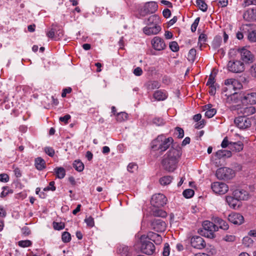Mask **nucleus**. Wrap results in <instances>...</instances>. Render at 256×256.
<instances>
[{"label": "nucleus", "mask_w": 256, "mask_h": 256, "mask_svg": "<svg viewBox=\"0 0 256 256\" xmlns=\"http://www.w3.org/2000/svg\"><path fill=\"white\" fill-rule=\"evenodd\" d=\"M182 151L180 148H172L164 155L162 161V165L164 170L168 172H173L176 168Z\"/></svg>", "instance_id": "nucleus-1"}, {"label": "nucleus", "mask_w": 256, "mask_h": 256, "mask_svg": "<svg viewBox=\"0 0 256 256\" xmlns=\"http://www.w3.org/2000/svg\"><path fill=\"white\" fill-rule=\"evenodd\" d=\"M173 142L172 138H165L164 136H159L154 140L152 148L160 150L161 152L166 150Z\"/></svg>", "instance_id": "nucleus-2"}, {"label": "nucleus", "mask_w": 256, "mask_h": 256, "mask_svg": "<svg viewBox=\"0 0 256 256\" xmlns=\"http://www.w3.org/2000/svg\"><path fill=\"white\" fill-rule=\"evenodd\" d=\"M238 95V100L242 102L243 104H256V92H234L232 95V97H235Z\"/></svg>", "instance_id": "nucleus-3"}, {"label": "nucleus", "mask_w": 256, "mask_h": 256, "mask_svg": "<svg viewBox=\"0 0 256 256\" xmlns=\"http://www.w3.org/2000/svg\"><path fill=\"white\" fill-rule=\"evenodd\" d=\"M202 228V234L210 238L215 237L214 232L218 230V228L216 224L208 220H205L203 222Z\"/></svg>", "instance_id": "nucleus-4"}, {"label": "nucleus", "mask_w": 256, "mask_h": 256, "mask_svg": "<svg viewBox=\"0 0 256 256\" xmlns=\"http://www.w3.org/2000/svg\"><path fill=\"white\" fill-rule=\"evenodd\" d=\"M140 240L142 252L148 255L152 254L155 250V246L153 243L150 242L145 235L142 236Z\"/></svg>", "instance_id": "nucleus-5"}, {"label": "nucleus", "mask_w": 256, "mask_h": 256, "mask_svg": "<svg viewBox=\"0 0 256 256\" xmlns=\"http://www.w3.org/2000/svg\"><path fill=\"white\" fill-rule=\"evenodd\" d=\"M216 176L219 179L228 180L234 176V172L232 169L224 167L218 168L216 170Z\"/></svg>", "instance_id": "nucleus-6"}, {"label": "nucleus", "mask_w": 256, "mask_h": 256, "mask_svg": "<svg viewBox=\"0 0 256 256\" xmlns=\"http://www.w3.org/2000/svg\"><path fill=\"white\" fill-rule=\"evenodd\" d=\"M158 6L155 2H146L140 9V14L143 16L147 14H154L158 10Z\"/></svg>", "instance_id": "nucleus-7"}, {"label": "nucleus", "mask_w": 256, "mask_h": 256, "mask_svg": "<svg viewBox=\"0 0 256 256\" xmlns=\"http://www.w3.org/2000/svg\"><path fill=\"white\" fill-rule=\"evenodd\" d=\"M167 202L166 198L162 194H158L152 196L150 203L156 208L163 206Z\"/></svg>", "instance_id": "nucleus-8"}, {"label": "nucleus", "mask_w": 256, "mask_h": 256, "mask_svg": "<svg viewBox=\"0 0 256 256\" xmlns=\"http://www.w3.org/2000/svg\"><path fill=\"white\" fill-rule=\"evenodd\" d=\"M234 124L240 129L245 130L250 126L252 122L250 118L245 116H240L235 118Z\"/></svg>", "instance_id": "nucleus-9"}, {"label": "nucleus", "mask_w": 256, "mask_h": 256, "mask_svg": "<svg viewBox=\"0 0 256 256\" xmlns=\"http://www.w3.org/2000/svg\"><path fill=\"white\" fill-rule=\"evenodd\" d=\"M228 70L235 73L242 72L244 70V66L242 62L240 60L230 61L228 64Z\"/></svg>", "instance_id": "nucleus-10"}, {"label": "nucleus", "mask_w": 256, "mask_h": 256, "mask_svg": "<svg viewBox=\"0 0 256 256\" xmlns=\"http://www.w3.org/2000/svg\"><path fill=\"white\" fill-rule=\"evenodd\" d=\"M211 188L214 193L219 194H224L228 190V187L226 184L219 182L212 183Z\"/></svg>", "instance_id": "nucleus-11"}, {"label": "nucleus", "mask_w": 256, "mask_h": 256, "mask_svg": "<svg viewBox=\"0 0 256 256\" xmlns=\"http://www.w3.org/2000/svg\"><path fill=\"white\" fill-rule=\"evenodd\" d=\"M242 60L246 63H252L254 60V54L248 49L243 48L238 50Z\"/></svg>", "instance_id": "nucleus-12"}, {"label": "nucleus", "mask_w": 256, "mask_h": 256, "mask_svg": "<svg viewBox=\"0 0 256 256\" xmlns=\"http://www.w3.org/2000/svg\"><path fill=\"white\" fill-rule=\"evenodd\" d=\"M151 44L152 47L158 51L164 50L166 48L164 40L159 36H154L151 40Z\"/></svg>", "instance_id": "nucleus-13"}, {"label": "nucleus", "mask_w": 256, "mask_h": 256, "mask_svg": "<svg viewBox=\"0 0 256 256\" xmlns=\"http://www.w3.org/2000/svg\"><path fill=\"white\" fill-rule=\"evenodd\" d=\"M152 228L158 232H162L165 230L166 224L164 221L160 219H154L151 223Z\"/></svg>", "instance_id": "nucleus-14"}, {"label": "nucleus", "mask_w": 256, "mask_h": 256, "mask_svg": "<svg viewBox=\"0 0 256 256\" xmlns=\"http://www.w3.org/2000/svg\"><path fill=\"white\" fill-rule=\"evenodd\" d=\"M191 245L192 247L198 249H202L206 246L204 240L200 236H193L190 240Z\"/></svg>", "instance_id": "nucleus-15"}, {"label": "nucleus", "mask_w": 256, "mask_h": 256, "mask_svg": "<svg viewBox=\"0 0 256 256\" xmlns=\"http://www.w3.org/2000/svg\"><path fill=\"white\" fill-rule=\"evenodd\" d=\"M228 220L229 222L236 225H240L244 222V216L236 212L229 214Z\"/></svg>", "instance_id": "nucleus-16"}, {"label": "nucleus", "mask_w": 256, "mask_h": 256, "mask_svg": "<svg viewBox=\"0 0 256 256\" xmlns=\"http://www.w3.org/2000/svg\"><path fill=\"white\" fill-rule=\"evenodd\" d=\"M161 30L160 26L156 24L152 26H146L144 28V32L148 36L156 34Z\"/></svg>", "instance_id": "nucleus-17"}, {"label": "nucleus", "mask_w": 256, "mask_h": 256, "mask_svg": "<svg viewBox=\"0 0 256 256\" xmlns=\"http://www.w3.org/2000/svg\"><path fill=\"white\" fill-rule=\"evenodd\" d=\"M233 196L239 200H247L249 197L248 192L243 190H236L233 192Z\"/></svg>", "instance_id": "nucleus-18"}, {"label": "nucleus", "mask_w": 256, "mask_h": 256, "mask_svg": "<svg viewBox=\"0 0 256 256\" xmlns=\"http://www.w3.org/2000/svg\"><path fill=\"white\" fill-rule=\"evenodd\" d=\"M168 94L165 90H158L154 92L153 97L158 101H162L166 99Z\"/></svg>", "instance_id": "nucleus-19"}, {"label": "nucleus", "mask_w": 256, "mask_h": 256, "mask_svg": "<svg viewBox=\"0 0 256 256\" xmlns=\"http://www.w3.org/2000/svg\"><path fill=\"white\" fill-rule=\"evenodd\" d=\"M146 237L148 238L149 240L153 241L156 244H160L162 242V236L160 234L153 232H149Z\"/></svg>", "instance_id": "nucleus-20"}, {"label": "nucleus", "mask_w": 256, "mask_h": 256, "mask_svg": "<svg viewBox=\"0 0 256 256\" xmlns=\"http://www.w3.org/2000/svg\"><path fill=\"white\" fill-rule=\"evenodd\" d=\"M212 220L216 224L219 226V228L224 230H228L229 226L226 221L218 217H213Z\"/></svg>", "instance_id": "nucleus-21"}, {"label": "nucleus", "mask_w": 256, "mask_h": 256, "mask_svg": "<svg viewBox=\"0 0 256 256\" xmlns=\"http://www.w3.org/2000/svg\"><path fill=\"white\" fill-rule=\"evenodd\" d=\"M215 156L218 159L224 158H230L232 156V152L230 150H218Z\"/></svg>", "instance_id": "nucleus-22"}, {"label": "nucleus", "mask_w": 256, "mask_h": 256, "mask_svg": "<svg viewBox=\"0 0 256 256\" xmlns=\"http://www.w3.org/2000/svg\"><path fill=\"white\" fill-rule=\"evenodd\" d=\"M226 201L229 206L233 208H236L238 206L239 200L236 198L235 196H227L226 198Z\"/></svg>", "instance_id": "nucleus-23"}, {"label": "nucleus", "mask_w": 256, "mask_h": 256, "mask_svg": "<svg viewBox=\"0 0 256 256\" xmlns=\"http://www.w3.org/2000/svg\"><path fill=\"white\" fill-rule=\"evenodd\" d=\"M145 86L148 90H153L156 88H158L160 87V84L158 81L150 80L145 84Z\"/></svg>", "instance_id": "nucleus-24"}, {"label": "nucleus", "mask_w": 256, "mask_h": 256, "mask_svg": "<svg viewBox=\"0 0 256 256\" xmlns=\"http://www.w3.org/2000/svg\"><path fill=\"white\" fill-rule=\"evenodd\" d=\"M256 112V109L254 106L244 108L240 110V112L244 114V116L247 117L250 115L254 114Z\"/></svg>", "instance_id": "nucleus-25"}, {"label": "nucleus", "mask_w": 256, "mask_h": 256, "mask_svg": "<svg viewBox=\"0 0 256 256\" xmlns=\"http://www.w3.org/2000/svg\"><path fill=\"white\" fill-rule=\"evenodd\" d=\"M244 144L242 142L238 141V142H232L230 144V149L234 150L236 152H239L243 150Z\"/></svg>", "instance_id": "nucleus-26"}, {"label": "nucleus", "mask_w": 256, "mask_h": 256, "mask_svg": "<svg viewBox=\"0 0 256 256\" xmlns=\"http://www.w3.org/2000/svg\"><path fill=\"white\" fill-rule=\"evenodd\" d=\"M35 166L38 170H42L46 168L45 161L40 157L38 158L35 160Z\"/></svg>", "instance_id": "nucleus-27"}, {"label": "nucleus", "mask_w": 256, "mask_h": 256, "mask_svg": "<svg viewBox=\"0 0 256 256\" xmlns=\"http://www.w3.org/2000/svg\"><path fill=\"white\" fill-rule=\"evenodd\" d=\"M152 214L154 216L162 218H166L167 216V214L165 211L156 208L152 210Z\"/></svg>", "instance_id": "nucleus-28"}, {"label": "nucleus", "mask_w": 256, "mask_h": 256, "mask_svg": "<svg viewBox=\"0 0 256 256\" xmlns=\"http://www.w3.org/2000/svg\"><path fill=\"white\" fill-rule=\"evenodd\" d=\"M73 167L78 172H82L84 168V164L79 160H76L73 163Z\"/></svg>", "instance_id": "nucleus-29"}, {"label": "nucleus", "mask_w": 256, "mask_h": 256, "mask_svg": "<svg viewBox=\"0 0 256 256\" xmlns=\"http://www.w3.org/2000/svg\"><path fill=\"white\" fill-rule=\"evenodd\" d=\"M56 176L60 179L64 178L66 175L65 170L62 167L56 168L54 169Z\"/></svg>", "instance_id": "nucleus-30"}, {"label": "nucleus", "mask_w": 256, "mask_h": 256, "mask_svg": "<svg viewBox=\"0 0 256 256\" xmlns=\"http://www.w3.org/2000/svg\"><path fill=\"white\" fill-rule=\"evenodd\" d=\"M116 116V120L119 122H122L128 120V114L125 112H120L118 113Z\"/></svg>", "instance_id": "nucleus-31"}, {"label": "nucleus", "mask_w": 256, "mask_h": 256, "mask_svg": "<svg viewBox=\"0 0 256 256\" xmlns=\"http://www.w3.org/2000/svg\"><path fill=\"white\" fill-rule=\"evenodd\" d=\"M160 20L159 17L156 15H152L150 16L146 20V24L148 25L151 24H156Z\"/></svg>", "instance_id": "nucleus-32"}, {"label": "nucleus", "mask_w": 256, "mask_h": 256, "mask_svg": "<svg viewBox=\"0 0 256 256\" xmlns=\"http://www.w3.org/2000/svg\"><path fill=\"white\" fill-rule=\"evenodd\" d=\"M254 244V240L248 236H244L242 239V244L246 247H251Z\"/></svg>", "instance_id": "nucleus-33"}, {"label": "nucleus", "mask_w": 256, "mask_h": 256, "mask_svg": "<svg viewBox=\"0 0 256 256\" xmlns=\"http://www.w3.org/2000/svg\"><path fill=\"white\" fill-rule=\"evenodd\" d=\"M172 179L170 176H165L160 178V182L162 186H166L172 182Z\"/></svg>", "instance_id": "nucleus-34"}, {"label": "nucleus", "mask_w": 256, "mask_h": 256, "mask_svg": "<svg viewBox=\"0 0 256 256\" xmlns=\"http://www.w3.org/2000/svg\"><path fill=\"white\" fill-rule=\"evenodd\" d=\"M196 3L197 6L199 7L200 9L203 12H206L207 10L208 6L204 2V0H196Z\"/></svg>", "instance_id": "nucleus-35"}, {"label": "nucleus", "mask_w": 256, "mask_h": 256, "mask_svg": "<svg viewBox=\"0 0 256 256\" xmlns=\"http://www.w3.org/2000/svg\"><path fill=\"white\" fill-rule=\"evenodd\" d=\"M207 36L206 35L204 34H201L198 38V44L200 48H202V45L205 44L206 41Z\"/></svg>", "instance_id": "nucleus-36"}, {"label": "nucleus", "mask_w": 256, "mask_h": 256, "mask_svg": "<svg viewBox=\"0 0 256 256\" xmlns=\"http://www.w3.org/2000/svg\"><path fill=\"white\" fill-rule=\"evenodd\" d=\"M32 242L30 240H20L18 242V245L22 248H26L31 246Z\"/></svg>", "instance_id": "nucleus-37"}, {"label": "nucleus", "mask_w": 256, "mask_h": 256, "mask_svg": "<svg viewBox=\"0 0 256 256\" xmlns=\"http://www.w3.org/2000/svg\"><path fill=\"white\" fill-rule=\"evenodd\" d=\"M55 27H57V26H55ZM64 35V31L62 29L60 28L58 26V28H56V31L55 32V40H58L60 38H62V36Z\"/></svg>", "instance_id": "nucleus-38"}, {"label": "nucleus", "mask_w": 256, "mask_h": 256, "mask_svg": "<svg viewBox=\"0 0 256 256\" xmlns=\"http://www.w3.org/2000/svg\"><path fill=\"white\" fill-rule=\"evenodd\" d=\"M194 190L192 189H186L183 192L182 194L186 198H192L194 195Z\"/></svg>", "instance_id": "nucleus-39"}, {"label": "nucleus", "mask_w": 256, "mask_h": 256, "mask_svg": "<svg viewBox=\"0 0 256 256\" xmlns=\"http://www.w3.org/2000/svg\"><path fill=\"white\" fill-rule=\"evenodd\" d=\"M62 239L64 242H69L71 240L70 234L67 232H64L62 236Z\"/></svg>", "instance_id": "nucleus-40"}, {"label": "nucleus", "mask_w": 256, "mask_h": 256, "mask_svg": "<svg viewBox=\"0 0 256 256\" xmlns=\"http://www.w3.org/2000/svg\"><path fill=\"white\" fill-rule=\"evenodd\" d=\"M54 228L56 230H62L64 228V224L63 222H53L52 223Z\"/></svg>", "instance_id": "nucleus-41"}, {"label": "nucleus", "mask_w": 256, "mask_h": 256, "mask_svg": "<svg viewBox=\"0 0 256 256\" xmlns=\"http://www.w3.org/2000/svg\"><path fill=\"white\" fill-rule=\"evenodd\" d=\"M170 49L174 52H178L179 50V46L178 44V43L175 42L173 41L170 43Z\"/></svg>", "instance_id": "nucleus-42"}, {"label": "nucleus", "mask_w": 256, "mask_h": 256, "mask_svg": "<svg viewBox=\"0 0 256 256\" xmlns=\"http://www.w3.org/2000/svg\"><path fill=\"white\" fill-rule=\"evenodd\" d=\"M170 253V247L168 243H166L164 244L162 255L163 256H168Z\"/></svg>", "instance_id": "nucleus-43"}, {"label": "nucleus", "mask_w": 256, "mask_h": 256, "mask_svg": "<svg viewBox=\"0 0 256 256\" xmlns=\"http://www.w3.org/2000/svg\"><path fill=\"white\" fill-rule=\"evenodd\" d=\"M216 110L214 108H212V109L208 110H206L205 112V116L208 118H211L216 114Z\"/></svg>", "instance_id": "nucleus-44"}, {"label": "nucleus", "mask_w": 256, "mask_h": 256, "mask_svg": "<svg viewBox=\"0 0 256 256\" xmlns=\"http://www.w3.org/2000/svg\"><path fill=\"white\" fill-rule=\"evenodd\" d=\"M232 86V89L234 90H240L242 88V84L236 79L234 80Z\"/></svg>", "instance_id": "nucleus-45"}, {"label": "nucleus", "mask_w": 256, "mask_h": 256, "mask_svg": "<svg viewBox=\"0 0 256 256\" xmlns=\"http://www.w3.org/2000/svg\"><path fill=\"white\" fill-rule=\"evenodd\" d=\"M152 123L158 126H160L164 124V122L161 118H156L153 120Z\"/></svg>", "instance_id": "nucleus-46"}, {"label": "nucleus", "mask_w": 256, "mask_h": 256, "mask_svg": "<svg viewBox=\"0 0 256 256\" xmlns=\"http://www.w3.org/2000/svg\"><path fill=\"white\" fill-rule=\"evenodd\" d=\"M232 142H229L228 140V138L227 136L225 137L221 144V146L222 148H226L228 146H229L230 148V144Z\"/></svg>", "instance_id": "nucleus-47"}, {"label": "nucleus", "mask_w": 256, "mask_h": 256, "mask_svg": "<svg viewBox=\"0 0 256 256\" xmlns=\"http://www.w3.org/2000/svg\"><path fill=\"white\" fill-rule=\"evenodd\" d=\"M84 222H86L88 226L92 228L94 225V220L92 216L86 218L84 220Z\"/></svg>", "instance_id": "nucleus-48"}, {"label": "nucleus", "mask_w": 256, "mask_h": 256, "mask_svg": "<svg viewBox=\"0 0 256 256\" xmlns=\"http://www.w3.org/2000/svg\"><path fill=\"white\" fill-rule=\"evenodd\" d=\"M56 31V28H54V26L52 25V28L50 29V30L47 32L46 36L50 38H55V32Z\"/></svg>", "instance_id": "nucleus-49"}, {"label": "nucleus", "mask_w": 256, "mask_h": 256, "mask_svg": "<svg viewBox=\"0 0 256 256\" xmlns=\"http://www.w3.org/2000/svg\"><path fill=\"white\" fill-rule=\"evenodd\" d=\"M248 38L250 42H256V30H253L248 34Z\"/></svg>", "instance_id": "nucleus-50"}, {"label": "nucleus", "mask_w": 256, "mask_h": 256, "mask_svg": "<svg viewBox=\"0 0 256 256\" xmlns=\"http://www.w3.org/2000/svg\"><path fill=\"white\" fill-rule=\"evenodd\" d=\"M247 12L252 20H256V8H252Z\"/></svg>", "instance_id": "nucleus-51"}, {"label": "nucleus", "mask_w": 256, "mask_h": 256, "mask_svg": "<svg viewBox=\"0 0 256 256\" xmlns=\"http://www.w3.org/2000/svg\"><path fill=\"white\" fill-rule=\"evenodd\" d=\"M234 78H230L225 80L224 84L228 86L227 90H230L232 88V85L234 81Z\"/></svg>", "instance_id": "nucleus-52"}, {"label": "nucleus", "mask_w": 256, "mask_h": 256, "mask_svg": "<svg viewBox=\"0 0 256 256\" xmlns=\"http://www.w3.org/2000/svg\"><path fill=\"white\" fill-rule=\"evenodd\" d=\"M196 55V50L194 48H192L188 52V58L190 60H194Z\"/></svg>", "instance_id": "nucleus-53"}, {"label": "nucleus", "mask_w": 256, "mask_h": 256, "mask_svg": "<svg viewBox=\"0 0 256 256\" xmlns=\"http://www.w3.org/2000/svg\"><path fill=\"white\" fill-rule=\"evenodd\" d=\"M44 152L50 156H53L54 154V150L50 147H46L44 148Z\"/></svg>", "instance_id": "nucleus-54"}, {"label": "nucleus", "mask_w": 256, "mask_h": 256, "mask_svg": "<svg viewBox=\"0 0 256 256\" xmlns=\"http://www.w3.org/2000/svg\"><path fill=\"white\" fill-rule=\"evenodd\" d=\"M210 90H208L209 94L212 96H214L216 94V88H219L217 84L210 86Z\"/></svg>", "instance_id": "nucleus-55"}, {"label": "nucleus", "mask_w": 256, "mask_h": 256, "mask_svg": "<svg viewBox=\"0 0 256 256\" xmlns=\"http://www.w3.org/2000/svg\"><path fill=\"white\" fill-rule=\"evenodd\" d=\"M137 168V165L134 163H130L128 166V170L130 172H133L134 170H136Z\"/></svg>", "instance_id": "nucleus-56"}, {"label": "nucleus", "mask_w": 256, "mask_h": 256, "mask_svg": "<svg viewBox=\"0 0 256 256\" xmlns=\"http://www.w3.org/2000/svg\"><path fill=\"white\" fill-rule=\"evenodd\" d=\"M250 4H256V0H244L242 3V6L243 7L248 6Z\"/></svg>", "instance_id": "nucleus-57"}, {"label": "nucleus", "mask_w": 256, "mask_h": 256, "mask_svg": "<svg viewBox=\"0 0 256 256\" xmlns=\"http://www.w3.org/2000/svg\"><path fill=\"white\" fill-rule=\"evenodd\" d=\"M54 181L50 182L49 184V186L46 188H45L44 190V191H48L51 190L52 191H54L56 190V187L54 186Z\"/></svg>", "instance_id": "nucleus-58"}, {"label": "nucleus", "mask_w": 256, "mask_h": 256, "mask_svg": "<svg viewBox=\"0 0 256 256\" xmlns=\"http://www.w3.org/2000/svg\"><path fill=\"white\" fill-rule=\"evenodd\" d=\"M250 72L252 76L256 78V64H253L251 66Z\"/></svg>", "instance_id": "nucleus-59"}, {"label": "nucleus", "mask_w": 256, "mask_h": 256, "mask_svg": "<svg viewBox=\"0 0 256 256\" xmlns=\"http://www.w3.org/2000/svg\"><path fill=\"white\" fill-rule=\"evenodd\" d=\"M214 84H216L215 83L214 78L212 74H210L206 82V85L210 86Z\"/></svg>", "instance_id": "nucleus-60"}, {"label": "nucleus", "mask_w": 256, "mask_h": 256, "mask_svg": "<svg viewBox=\"0 0 256 256\" xmlns=\"http://www.w3.org/2000/svg\"><path fill=\"white\" fill-rule=\"evenodd\" d=\"M9 180V176L7 174H0V181L2 182H7Z\"/></svg>", "instance_id": "nucleus-61"}, {"label": "nucleus", "mask_w": 256, "mask_h": 256, "mask_svg": "<svg viewBox=\"0 0 256 256\" xmlns=\"http://www.w3.org/2000/svg\"><path fill=\"white\" fill-rule=\"evenodd\" d=\"M71 116L70 114H66L64 116L60 117L59 120L60 122H64L65 124H67Z\"/></svg>", "instance_id": "nucleus-62"}, {"label": "nucleus", "mask_w": 256, "mask_h": 256, "mask_svg": "<svg viewBox=\"0 0 256 256\" xmlns=\"http://www.w3.org/2000/svg\"><path fill=\"white\" fill-rule=\"evenodd\" d=\"M134 74L136 76H140L142 75L143 72L140 67H137L134 70Z\"/></svg>", "instance_id": "nucleus-63"}, {"label": "nucleus", "mask_w": 256, "mask_h": 256, "mask_svg": "<svg viewBox=\"0 0 256 256\" xmlns=\"http://www.w3.org/2000/svg\"><path fill=\"white\" fill-rule=\"evenodd\" d=\"M204 125H205V122L204 120H200L199 122L196 123L195 124L194 127L196 128L200 129V128H202Z\"/></svg>", "instance_id": "nucleus-64"}]
</instances>
